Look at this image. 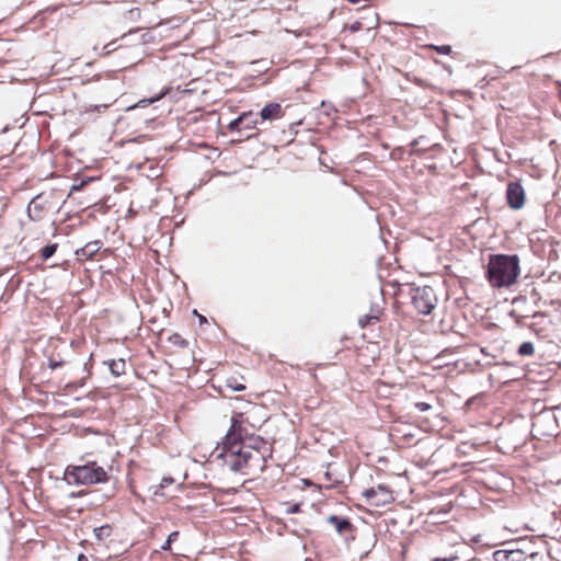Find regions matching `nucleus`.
Returning <instances> with one entry per match:
<instances>
[{"instance_id":"f257e3e1","label":"nucleus","mask_w":561,"mask_h":561,"mask_svg":"<svg viewBox=\"0 0 561 561\" xmlns=\"http://www.w3.org/2000/svg\"><path fill=\"white\" fill-rule=\"evenodd\" d=\"M256 428L248 413H236L231 417L229 431L213 451V456L221 459L232 471L243 474L262 472L266 468L267 459L272 457V445L255 434Z\"/></svg>"},{"instance_id":"f03ea898","label":"nucleus","mask_w":561,"mask_h":561,"mask_svg":"<svg viewBox=\"0 0 561 561\" xmlns=\"http://www.w3.org/2000/svg\"><path fill=\"white\" fill-rule=\"evenodd\" d=\"M519 257L508 254H492L486 266V279L492 287H510L519 276Z\"/></svg>"},{"instance_id":"7ed1b4c3","label":"nucleus","mask_w":561,"mask_h":561,"mask_svg":"<svg viewBox=\"0 0 561 561\" xmlns=\"http://www.w3.org/2000/svg\"><path fill=\"white\" fill-rule=\"evenodd\" d=\"M64 480L69 485H91L108 481V472L96 461H87L83 465H68Z\"/></svg>"},{"instance_id":"20e7f679","label":"nucleus","mask_w":561,"mask_h":561,"mask_svg":"<svg viewBox=\"0 0 561 561\" xmlns=\"http://www.w3.org/2000/svg\"><path fill=\"white\" fill-rule=\"evenodd\" d=\"M412 305L420 314H431L436 308L437 296L434 289L430 286H422L413 288L411 291Z\"/></svg>"},{"instance_id":"39448f33","label":"nucleus","mask_w":561,"mask_h":561,"mask_svg":"<svg viewBox=\"0 0 561 561\" xmlns=\"http://www.w3.org/2000/svg\"><path fill=\"white\" fill-rule=\"evenodd\" d=\"M366 503L376 507H381L393 502L392 492L385 485L366 489L363 492Z\"/></svg>"},{"instance_id":"423d86ee","label":"nucleus","mask_w":561,"mask_h":561,"mask_svg":"<svg viewBox=\"0 0 561 561\" xmlns=\"http://www.w3.org/2000/svg\"><path fill=\"white\" fill-rule=\"evenodd\" d=\"M506 202L507 205L514 210L524 207L526 202V193L519 181H513L507 184Z\"/></svg>"},{"instance_id":"0eeeda50","label":"nucleus","mask_w":561,"mask_h":561,"mask_svg":"<svg viewBox=\"0 0 561 561\" xmlns=\"http://www.w3.org/2000/svg\"><path fill=\"white\" fill-rule=\"evenodd\" d=\"M377 358V346L376 345H364L356 350V364L364 368L368 369L371 365L375 364Z\"/></svg>"},{"instance_id":"6e6552de","label":"nucleus","mask_w":561,"mask_h":561,"mask_svg":"<svg viewBox=\"0 0 561 561\" xmlns=\"http://www.w3.org/2000/svg\"><path fill=\"white\" fill-rule=\"evenodd\" d=\"M285 116V111L279 103H267L257 114L261 124L265 122H273L280 119Z\"/></svg>"},{"instance_id":"1a4fd4ad","label":"nucleus","mask_w":561,"mask_h":561,"mask_svg":"<svg viewBox=\"0 0 561 561\" xmlns=\"http://www.w3.org/2000/svg\"><path fill=\"white\" fill-rule=\"evenodd\" d=\"M328 522L335 527V530L340 535H345L353 530V525L347 518H341L336 515H332L328 518Z\"/></svg>"},{"instance_id":"9d476101","label":"nucleus","mask_w":561,"mask_h":561,"mask_svg":"<svg viewBox=\"0 0 561 561\" xmlns=\"http://www.w3.org/2000/svg\"><path fill=\"white\" fill-rule=\"evenodd\" d=\"M104 364L115 377H121L126 374L127 364L124 358L105 360Z\"/></svg>"},{"instance_id":"9b49d317","label":"nucleus","mask_w":561,"mask_h":561,"mask_svg":"<svg viewBox=\"0 0 561 561\" xmlns=\"http://www.w3.org/2000/svg\"><path fill=\"white\" fill-rule=\"evenodd\" d=\"M382 314V309H371V311L368 314H365L364 317L359 318L358 323L362 328L376 324L377 322L380 321Z\"/></svg>"},{"instance_id":"f8f14e48","label":"nucleus","mask_w":561,"mask_h":561,"mask_svg":"<svg viewBox=\"0 0 561 561\" xmlns=\"http://www.w3.org/2000/svg\"><path fill=\"white\" fill-rule=\"evenodd\" d=\"M245 378L240 375H231L226 378V387L230 388L233 391H243L245 390Z\"/></svg>"},{"instance_id":"ddd939ff","label":"nucleus","mask_w":561,"mask_h":561,"mask_svg":"<svg viewBox=\"0 0 561 561\" xmlns=\"http://www.w3.org/2000/svg\"><path fill=\"white\" fill-rule=\"evenodd\" d=\"M251 118V111L243 112L241 115H239L236 119L231 121L228 125V129L230 131H240L242 129V124Z\"/></svg>"},{"instance_id":"4468645a","label":"nucleus","mask_w":561,"mask_h":561,"mask_svg":"<svg viewBox=\"0 0 561 561\" xmlns=\"http://www.w3.org/2000/svg\"><path fill=\"white\" fill-rule=\"evenodd\" d=\"M113 534V527L108 524L94 528V535L98 541H105Z\"/></svg>"},{"instance_id":"2eb2a0df","label":"nucleus","mask_w":561,"mask_h":561,"mask_svg":"<svg viewBox=\"0 0 561 561\" xmlns=\"http://www.w3.org/2000/svg\"><path fill=\"white\" fill-rule=\"evenodd\" d=\"M100 249L101 243L99 241L89 242L80 251H77V254H81L85 257H92Z\"/></svg>"},{"instance_id":"dca6fc26","label":"nucleus","mask_w":561,"mask_h":561,"mask_svg":"<svg viewBox=\"0 0 561 561\" xmlns=\"http://www.w3.org/2000/svg\"><path fill=\"white\" fill-rule=\"evenodd\" d=\"M168 341L180 348H186L188 346V342L184 339L180 333H173L169 336Z\"/></svg>"},{"instance_id":"f3484780","label":"nucleus","mask_w":561,"mask_h":561,"mask_svg":"<svg viewBox=\"0 0 561 561\" xmlns=\"http://www.w3.org/2000/svg\"><path fill=\"white\" fill-rule=\"evenodd\" d=\"M517 553L518 551L499 550L494 553V558L496 561H515L513 557Z\"/></svg>"},{"instance_id":"a211bd4d","label":"nucleus","mask_w":561,"mask_h":561,"mask_svg":"<svg viewBox=\"0 0 561 561\" xmlns=\"http://www.w3.org/2000/svg\"><path fill=\"white\" fill-rule=\"evenodd\" d=\"M535 353V347L531 342H524L518 347V354L520 356H531Z\"/></svg>"},{"instance_id":"6ab92c4d","label":"nucleus","mask_w":561,"mask_h":561,"mask_svg":"<svg viewBox=\"0 0 561 561\" xmlns=\"http://www.w3.org/2000/svg\"><path fill=\"white\" fill-rule=\"evenodd\" d=\"M57 248H58V245L56 243L48 244V245L44 247L42 249V251H41V257L44 261L48 260L49 257H51L56 253Z\"/></svg>"},{"instance_id":"aec40b11","label":"nucleus","mask_w":561,"mask_h":561,"mask_svg":"<svg viewBox=\"0 0 561 561\" xmlns=\"http://www.w3.org/2000/svg\"><path fill=\"white\" fill-rule=\"evenodd\" d=\"M260 123L257 115H254V113L251 111V118L247 119L242 124V128L244 129H254Z\"/></svg>"},{"instance_id":"412c9836","label":"nucleus","mask_w":561,"mask_h":561,"mask_svg":"<svg viewBox=\"0 0 561 561\" xmlns=\"http://www.w3.org/2000/svg\"><path fill=\"white\" fill-rule=\"evenodd\" d=\"M428 48L436 50L440 55H450L451 54V46L449 45H430Z\"/></svg>"},{"instance_id":"4be33fe9","label":"nucleus","mask_w":561,"mask_h":561,"mask_svg":"<svg viewBox=\"0 0 561 561\" xmlns=\"http://www.w3.org/2000/svg\"><path fill=\"white\" fill-rule=\"evenodd\" d=\"M179 537V531H173L169 535L167 541L164 542V545L162 546V549L165 550V551H169L171 550V545L173 541H175Z\"/></svg>"},{"instance_id":"5701e85b","label":"nucleus","mask_w":561,"mask_h":561,"mask_svg":"<svg viewBox=\"0 0 561 561\" xmlns=\"http://www.w3.org/2000/svg\"><path fill=\"white\" fill-rule=\"evenodd\" d=\"M115 44H116V41H112L108 44H106L103 47L104 53L102 55L106 56V55H110L111 53L115 51L118 48V46H116Z\"/></svg>"},{"instance_id":"b1692460","label":"nucleus","mask_w":561,"mask_h":561,"mask_svg":"<svg viewBox=\"0 0 561 561\" xmlns=\"http://www.w3.org/2000/svg\"><path fill=\"white\" fill-rule=\"evenodd\" d=\"M415 408L420 411V412H426L428 411L432 407L430 403H426V402H416L415 403Z\"/></svg>"},{"instance_id":"393cba45","label":"nucleus","mask_w":561,"mask_h":561,"mask_svg":"<svg viewBox=\"0 0 561 561\" xmlns=\"http://www.w3.org/2000/svg\"><path fill=\"white\" fill-rule=\"evenodd\" d=\"M300 511V504H294L289 508H287V513L295 514Z\"/></svg>"},{"instance_id":"a878e982","label":"nucleus","mask_w":561,"mask_h":561,"mask_svg":"<svg viewBox=\"0 0 561 561\" xmlns=\"http://www.w3.org/2000/svg\"><path fill=\"white\" fill-rule=\"evenodd\" d=\"M362 28V23L356 21L355 23H353L351 26H350V30L352 32H356V31H359Z\"/></svg>"},{"instance_id":"bb28decb","label":"nucleus","mask_w":561,"mask_h":561,"mask_svg":"<svg viewBox=\"0 0 561 561\" xmlns=\"http://www.w3.org/2000/svg\"><path fill=\"white\" fill-rule=\"evenodd\" d=\"M457 560V557H450V558H435L432 561H455Z\"/></svg>"},{"instance_id":"cd10ccee","label":"nucleus","mask_w":561,"mask_h":561,"mask_svg":"<svg viewBox=\"0 0 561 561\" xmlns=\"http://www.w3.org/2000/svg\"><path fill=\"white\" fill-rule=\"evenodd\" d=\"M61 365H62V363H59V362H54V360L49 362V367L53 369H55L56 367H59Z\"/></svg>"},{"instance_id":"c85d7f7f","label":"nucleus","mask_w":561,"mask_h":561,"mask_svg":"<svg viewBox=\"0 0 561 561\" xmlns=\"http://www.w3.org/2000/svg\"><path fill=\"white\" fill-rule=\"evenodd\" d=\"M37 207V204H36V199H33L28 206V214L31 215L32 213V209L33 208H36Z\"/></svg>"},{"instance_id":"c756f323","label":"nucleus","mask_w":561,"mask_h":561,"mask_svg":"<svg viewBox=\"0 0 561 561\" xmlns=\"http://www.w3.org/2000/svg\"><path fill=\"white\" fill-rule=\"evenodd\" d=\"M78 561H89L88 557L83 553L78 556Z\"/></svg>"}]
</instances>
